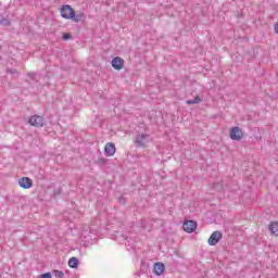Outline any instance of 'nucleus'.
<instances>
[{
    "label": "nucleus",
    "mask_w": 278,
    "mask_h": 278,
    "mask_svg": "<svg viewBox=\"0 0 278 278\" xmlns=\"http://www.w3.org/2000/svg\"><path fill=\"white\" fill-rule=\"evenodd\" d=\"M18 185L24 189V190H29L34 186V182L31 181V178L29 177H23L18 179Z\"/></svg>",
    "instance_id": "8"
},
{
    "label": "nucleus",
    "mask_w": 278,
    "mask_h": 278,
    "mask_svg": "<svg viewBox=\"0 0 278 278\" xmlns=\"http://www.w3.org/2000/svg\"><path fill=\"white\" fill-rule=\"evenodd\" d=\"M92 236H94V230L88 226H84L80 232V240L87 244H92V240H94Z\"/></svg>",
    "instance_id": "2"
},
{
    "label": "nucleus",
    "mask_w": 278,
    "mask_h": 278,
    "mask_svg": "<svg viewBox=\"0 0 278 278\" xmlns=\"http://www.w3.org/2000/svg\"><path fill=\"white\" fill-rule=\"evenodd\" d=\"M79 264V260H77V257L73 256L68 260V266L70 268H77Z\"/></svg>",
    "instance_id": "13"
},
{
    "label": "nucleus",
    "mask_w": 278,
    "mask_h": 278,
    "mask_svg": "<svg viewBox=\"0 0 278 278\" xmlns=\"http://www.w3.org/2000/svg\"><path fill=\"white\" fill-rule=\"evenodd\" d=\"M126 240H129V238H128V237H126Z\"/></svg>",
    "instance_id": "21"
},
{
    "label": "nucleus",
    "mask_w": 278,
    "mask_h": 278,
    "mask_svg": "<svg viewBox=\"0 0 278 278\" xmlns=\"http://www.w3.org/2000/svg\"><path fill=\"white\" fill-rule=\"evenodd\" d=\"M53 276L56 278H64V271L55 269L53 270Z\"/></svg>",
    "instance_id": "15"
},
{
    "label": "nucleus",
    "mask_w": 278,
    "mask_h": 278,
    "mask_svg": "<svg viewBox=\"0 0 278 278\" xmlns=\"http://www.w3.org/2000/svg\"><path fill=\"white\" fill-rule=\"evenodd\" d=\"M112 66L115 68V71H121L123 70V66H125V60L119 56H115L112 60Z\"/></svg>",
    "instance_id": "9"
},
{
    "label": "nucleus",
    "mask_w": 278,
    "mask_h": 278,
    "mask_svg": "<svg viewBox=\"0 0 278 278\" xmlns=\"http://www.w3.org/2000/svg\"><path fill=\"white\" fill-rule=\"evenodd\" d=\"M61 16L62 18H66V21H73L74 23H79L85 18L84 13L75 14V10H73V7L68 4H65L61 8Z\"/></svg>",
    "instance_id": "1"
},
{
    "label": "nucleus",
    "mask_w": 278,
    "mask_h": 278,
    "mask_svg": "<svg viewBox=\"0 0 278 278\" xmlns=\"http://www.w3.org/2000/svg\"><path fill=\"white\" fill-rule=\"evenodd\" d=\"M269 231L273 233V236H278V223L277 222H271L269 224Z\"/></svg>",
    "instance_id": "12"
},
{
    "label": "nucleus",
    "mask_w": 278,
    "mask_h": 278,
    "mask_svg": "<svg viewBox=\"0 0 278 278\" xmlns=\"http://www.w3.org/2000/svg\"><path fill=\"white\" fill-rule=\"evenodd\" d=\"M275 31L278 34V23L275 25Z\"/></svg>",
    "instance_id": "19"
},
{
    "label": "nucleus",
    "mask_w": 278,
    "mask_h": 278,
    "mask_svg": "<svg viewBox=\"0 0 278 278\" xmlns=\"http://www.w3.org/2000/svg\"><path fill=\"white\" fill-rule=\"evenodd\" d=\"M153 138H151V135L148 134H138L136 138V144L138 147L144 148L149 142H152Z\"/></svg>",
    "instance_id": "3"
},
{
    "label": "nucleus",
    "mask_w": 278,
    "mask_h": 278,
    "mask_svg": "<svg viewBox=\"0 0 278 278\" xmlns=\"http://www.w3.org/2000/svg\"><path fill=\"white\" fill-rule=\"evenodd\" d=\"M7 71H8V73L14 74L13 70H7Z\"/></svg>",
    "instance_id": "20"
},
{
    "label": "nucleus",
    "mask_w": 278,
    "mask_h": 278,
    "mask_svg": "<svg viewBox=\"0 0 278 278\" xmlns=\"http://www.w3.org/2000/svg\"><path fill=\"white\" fill-rule=\"evenodd\" d=\"M230 139L236 140L237 142H240L242 140V137L244 136V132L240 129V127L235 126L230 129Z\"/></svg>",
    "instance_id": "4"
},
{
    "label": "nucleus",
    "mask_w": 278,
    "mask_h": 278,
    "mask_svg": "<svg viewBox=\"0 0 278 278\" xmlns=\"http://www.w3.org/2000/svg\"><path fill=\"white\" fill-rule=\"evenodd\" d=\"M182 228L187 233H194V231H197V222L187 220L184 223Z\"/></svg>",
    "instance_id": "7"
},
{
    "label": "nucleus",
    "mask_w": 278,
    "mask_h": 278,
    "mask_svg": "<svg viewBox=\"0 0 278 278\" xmlns=\"http://www.w3.org/2000/svg\"><path fill=\"white\" fill-rule=\"evenodd\" d=\"M37 278H51V274L46 273V274L39 275Z\"/></svg>",
    "instance_id": "16"
},
{
    "label": "nucleus",
    "mask_w": 278,
    "mask_h": 278,
    "mask_svg": "<svg viewBox=\"0 0 278 278\" xmlns=\"http://www.w3.org/2000/svg\"><path fill=\"white\" fill-rule=\"evenodd\" d=\"M165 265H164V263H156L155 265H154V274L157 276V277H160L161 275H164V270H165Z\"/></svg>",
    "instance_id": "11"
},
{
    "label": "nucleus",
    "mask_w": 278,
    "mask_h": 278,
    "mask_svg": "<svg viewBox=\"0 0 278 278\" xmlns=\"http://www.w3.org/2000/svg\"><path fill=\"white\" fill-rule=\"evenodd\" d=\"M223 240V233L218 230L212 232V235L208 238V244L210 247H216L217 243Z\"/></svg>",
    "instance_id": "5"
},
{
    "label": "nucleus",
    "mask_w": 278,
    "mask_h": 278,
    "mask_svg": "<svg viewBox=\"0 0 278 278\" xmlns=\"http://www.w3.org/2000/svg\"><path fill=\"white\" fill-rule=\"evenodd\" d=\"M63 38H64L65 40H71V34H65V35H63Z\"/></svg>",
    "instance_id": "18"
},
{
    "label": "nucleus",
    "mask_w": 278,
    "mask_h": 278,
    "mask_svg": "<svg viewBox=\"0 0 278 278\" xmlns=\"http://www.w3.org/2000/svg\"><path fill=\"white\" fill-rule=\"evenodd\" d=\"M0 23L1 25H10V21L8 20H2Z\"/></svg>",
    "instance_id": "17"
},
{
    "label": "nucleus",
    "mask_w": 278,
    "mask_h": 278,
    "mask_svg": "<svg viewBox=\"0 0 278 278\" xmlns=\"http://www.w3.org/2000/svg\"><path fill=\"white\" fill-rule=\"evenodd\" d=\"M104 153L105 155H108V157H112V155L116 153V146H114V143L112 142L106 143L104 148Z\"/></svg>",
    "instance_id": "10"
},
{
    "label": "nucleus",
    "mask_w": 278,
    "mask_h": 278,
    "mask_svg": "<svg viewBox=\"0 0 278 278\" xmlns=\"http://www.w3.org/2000/svg\"><path fill=\"white\" fill-rule=\"evenodd\" d=\"M29 125L33 127H43L45 126V118L40 115H33L28 119Z\"/></svg>",
    "instance_id": "6"
},
{
    "label": "nucleus",
    "mask_w": 278,
    "mask_h": 278,
    "mask_svg": "<svg viewBox=\"0 0 278 278\" xmlns=\"http://www.w3.org/2000/svg\"><path fill=\"white\" fill-rule=\"evenodd\" d=\"M201 101H203V99L197 96L193 100H187L186 103L187 105H197L198 103H201Z\"/></svg>",
    "instance_id": "14"
}]
</instances>
